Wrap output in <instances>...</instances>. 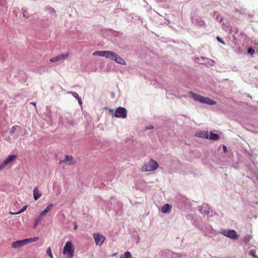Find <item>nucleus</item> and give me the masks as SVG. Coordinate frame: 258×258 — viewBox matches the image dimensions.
Segmentation results:
<instances>
[{"label":"nucleus","mask_w":258,"mask_h":258,"mask_svg":"<svg viewBox=\"0 0 258 258\" xmlns=\"http://www.w3.org/2000/svg\"><path fill=\"white\" fill-rule=\"evenodd\" d=\"M191 98L195 101L199 102L201 103L206 104L208 105H215L216 102L211 99L210 98L202 96L199 94L195 93H190Z\"/></svg>","instance_id":"1"},{"label":"nucleus","mask_w":258,"mask_h":258,"mask_svg":"<svg viewBox=\"0 0 258 258\" xmlns=\"http://www.w3.org/2000/svg\"><path fill=\"white\" fill-rule=\"evenodd\" d=\"M110 114L112 116L117 118H125L127 116V110L122 107H119L117 108L114 111L113 109H109Z\"/></svg>","instance_id":"2"},{"label":"nucleus","mask_w":258,"mask_h":258,"mask_svg":"<svg viewBox=\"0 0 258 258\" xmlns=\"http://www.w3.org/2000/svg\"><path fill=\"white\" fill-rule=\"evenodd\" d=\"M62 253L67 254V258H73L75 253V249L72 242L70 241H67L63 248Z\"/></svg>","instance_id":"3"},{"label":"nucleus","mask_w":258,"mask_h":258,"mask_svg":"<svg viewBox=\"0 0 258 258\" xmlns=\"http://www.w3.org/2000/svg\"><path fill=\"white\" fill-rule=\"evenodd\" d=\"M159 167L158 163L153 159H150L149 161L144 163L142 167L143 171H154Z\"/></svg>","instance_id":"4"},{"label":"nucleus","mask_w":258,"mask_h":258,"mask_svg":"<svg viewBox=\"0 0 258 258\" xmlns=\"http://www.w3.org/2000/svg\"><path fill=\"white\" fill-rule=\"evenodd\" d=\"M26 130L23 129L19 125H14L11 128L10 132V134L16 139L20 135L24 136L25 135Z\"/></svg>","instance_id":"5"},{"label":"nucleus","mask_w":258,"mask_h":258,"mask_svg":"<svg viewBox=\"0 0 258 258\" xmlns=\"http://www.w3.org/2000/svg\"><path fill=\"white\" fill-rule=\"evenodd\" d=\"M108 208L110 209H113L116 211H120L122 209V204L119 201H116L115 198H111L110 204H108Z\"/></svg>","instance_id":"6"},{"label":"nucleus","mask_w":258,"mask_h":258,"mask_svg":"<svg viewBox=\"0 0 258 258\" xmlns=\"http://www.w3.org/2000/svg\"><path fill=\"white\" fill-rule=\"evenodd\" d=\"M220 233L231 239H236L238 238V235L234 230L221 229Z\"/></svg>","instance_id":"7"},{"label":"nucleus","mask_w":258,"mask_h":258,"mask_svg":"<svg viewBox=\"0 0 258 258\" xmlns=\"http://www.w3.org/2000/svg\"><path fill=\"white\" fill-rule=\"evenodd\" d=\"M93 238L95 240V244L96 245H101L106 239L105 237L98 233H94L93 234Z\"/></svg>","instance_id":"8"},{"label":"nucleus","mask_w":258,"mask_h":258,"mask_svg":"<svg viewBox=\"0 0 258 258\" xmlns=\"http://www.w3.org/2000/svg\"><path fill=\"white\" fill-rule=\"evenodd\" d=\"M109 58L114 60L116 62L122 64V65H125L126 63L125 61L120 57L119 56L117 53L111 51L110 54V57Z\"/></svg>","instance_id":"9"},{"label":"nucleus","mask_w":258,"mask_h":258,"mask_svg":"<svg viewBox=\"0 0 258 258\" xmlns=\"http://www.w3.org/2000/svg\"><path fill=\"white\" fill-rule=\"evenodd\" d=\"M111 51L106 50V51H95L93 52V55H98L100 56H104L106 58H109L110 57Z\"/></svg>","instance_id":"10"},{"label":"nucleus","mask_w":258,"mask_h":258,"mask_svg":"<svg viewBox=\"0 0 258 258\" xmlns=\"http://www.w3.org/2000/svg\"><path fill=\"white\" fill-rule=\"evenodd\" d=\"M62 163H65L68 165H71L75 163V161L72 156L66 155L64 160L59 161V164H62Z\"/></svg>","instance_id":"11"},{"label":"nucleus","mask_w":258,"mask_h":258,"mask_svg":"<svg viewBox=\"0 0 258 258\" xmlns=\"http://www.w3.org/2000/svg\"><path fill=\"white\" fill-rule=\"evenodd\" d=\"M68 56H69L68 53L66 54H62L60 55H58L56 56L51 58L50 61L51 62H56V61H58L63 60L65 59H66L68 57Z\"/></svg>","instance_id":"12"},{"label":"nucleus","mask_w":258,"mask_h":258,"mask_svg":"<svg viewBox=\"0 0 258 258\" xmlns=\"http://www.w3.org/2000/svg\"><path fill=\"white\" fill-rule=\"evenodd\" d=\"M17 156L15 155H11L7 157L3 161L4 164L7 166L10 163L16 159Z\"/></svg>","instance_id":"13"},{"label":"nucleus","mask_w":258,"mask_h":258,"mask_svg":"<svg viewBox=\"0 0 258 258\" xmlns=\"http://www.w3.org/2000/svg\"><path fill=\"white\" fill-rule=\"evenodd\" d=\"M24 243L23 240H17L13 242L11 244V247L13 248H20L24 246Z\"/></svg>","instance_id":"14"},{"label":"nucleus","mask_w":258,"mask_h":258,"mask_svg":"<svg viewBox=\"0 0 258 258\" xmlns=\"http://www.w3.org/2000/svg\"><path fill=\"white\" fill-rule=\"evenodd\" d=\"M53 204H49L46 207V208L40 213V214H39L40 217L45 216L46 215V214L51 210V209L53 207Z\"/></svg>","instance_id":"15"},{"label":"nucleus","mask_w":258,"mask_h":258,"mask_svg":"<svg viewBox=\"0 0 258 258\" xmlns=\"http://www.w3.org/2000/svg\"><path fill=\"white\" fill-rule=\"evenodd\" d=\"M196 137L202 138H205V139H208L209 138V133L208 131H201L199 132H198L196 134Z\"/></svg>","instance_id":"16"},{"label":"nucleus","mask_w":258,"mask_h":258,"mask_svg":"<svg viewBox=\"0 0 258 258\" xmlns=\"http://www.w3.org/2000/svg\"><path fill=\"white\" fill-rule=\"evenodd\" d=\"M34 199L35 201L37 200L42 195L41 192L37 187H35L33 189Z\"/></svg>","instance_id":"17"},{"label":"nucleus","mask_w":258,"mask_h":258,"mask_svg":"<svg viewBox=\"0 0 258 258\" xmlns=\"http://www.w3.org/2000/svg\"><path fill=\"white\" fill-rule=\"evenodd\" d=\"M38 240V237H34L32 238H27L25 239H23V242L24 245H26L27 244L30 243L31 242H35Z\"/></svg>","instance_id":"18"},{"label":"nucleus","mask_w":258,"mask_h":258,"mask_svg":"<svg viewBox=\"0 0 258 258\" xmlns=\"http://www.w3.org/2000/svg\"><path fill=\"white\" fill-rule=\"evenodd\" d=\"M171 208L169 204H165L162 207V211L163 213H169L171 211Z\"/></svg>","instance_id":"19"},{"label":"nucleus","mask_w":258,"mask_h":258,"mask_svg":"<svg viewBox=\"0 0 258 258\" xmlns=\"http://www.w3.org/2000/svg\"><path fill=\"white\" fill-rule=\"evenodd\" d=\"M209 138L210 140L213 141H217L220 139V136L218 134L210 132Z\"/></svg>","instance_id":"20"},{"label":"nucleus","mask_w":258,"mask_h":258,"mask_svg":"<svg viewBox=\"0 0 258 258\" xmlns=\"http://www.w3.org/2000/svg\"><path fill=\"white\" fill-rule=\"evenodd\" d=\"M120 258H132V254L129 251H127L123 255L120 256Z\"/></svg>","instance_id":"21"},{"label":"nucleus","mask_w":258,"mask_h":258,"mask_svg":"<svg viewBox=\"0 0 258 258\" xmlns=\"http://www.w3.org/2000/svg\"><path fill=\"white\" fill-rule=\"evenodd\" d=\"M47 11L49 14L54 15L55 17H56V12L53 8H48Z\"/></svg>","instance_id":"22"},{"label":"nucleus","mask_w":258,"mask_h":258,"mask_svg":"<svg viewBox=\"0 0 258 258\" xmlns=\"http://www.w3.org/2000/svg\"><path fill=\"white\" fill-rule=\"evenodd\" d=\"M27 208V206H24L22 209L21 210H20L19 211H18V212H16V213H10L12 215H16V214H20L23 212H24L26 209Z\"/></svg>","instance_id":"23"},{"label":"nucleus","mask_w":258,"mask_h":258,"mask_svg":"<svg viewBox=\"0 0 258 258\" xmlns=\"http://www.w3.org/2000/svg\"><path fill=\"white\" fill-rule=\"evenodd\" d=\"M249 253L251 256H253L254 258H258V256L256 255L255 250H250Z\"/></svg>","instance_id":"24"},{"label":"nucleus","mask_w":258,"mask_h":258,"mask_svg":"<svg viewBox=\"0 0 258 258\" xmlns=\"http://www.w3.org/2000/svg\"><path fill=\"white\" fill-rule=\"evenodd\" d=\"M41 217H40V216H39V217L35 219L34 225V228H35L36 227L38 223L41 221Z\"/></svg>","instance_id":"25"},{"label":"nucleus","mask_w":258,"mask_h":258,"mask_svg":"<svg viewBox=\"0 0 258 258\" xmlns=\"http://www.w3.org/2000/svg\"><path fill=\"white\" fill-rule=\"evenodd\" d=\"M46 254L47 255H48L49 256H50V258H53V256L52 254V252H51L50 248L49 247L47 248V249L46 250Z\"/></svg>","instance_id":"26"},{"label":"nucleus","mask_w":258,"mask_h":258,"mask_svg":"<svg viewBox=\"0 0 258 258\" xmlns=\"http://www.w3.org/2000/svg\"><path fill=\"white\" fill-rule=\"evenodd\" d=\"M69 93H70V94H72V95L74 97H75V98H77H77H78L79 97V96L78 94L77 93L75 92H72V91H71V92H69Z\"/></svg>","instance_id":"27"},{"label":"nucleus","mask_w":258,"mask_h":258,"mask_svg":"<svg viewBox=\"0 0 258 258\" xmlns=\"http://www.w3.org/2000/svg\"><path fill=\"white\" fill-rule=\"evenodd\" d=\"M254 49L251 47H249L247 49V53L250 54L251 55L253 54L254 53Z\"/></svg>","instance_id":"28"},{"label":"nucleus","mask_w":258,"mask_h":258,"mask_svg":"<svg viewBox=\"0 0 258 258\" xmlns=\"http://www.w3.org/2000/svg\"><path fill=\"white\" fill-rule=\"evenodd\" d=\"M216 39L219 42L222 43L223 44H225V42L222 40V39L220 37L218 36V37H217Z\"/></svg>","instance_id":"29"},{"label":"nucleus","mask_w":258,"mask_h":258,"mask_svg":"<svg viewBox=\"0 0 258 258\" xmlns=\"http://www.w3.org/2000/svg\"><path fill=\"white\" fill-rule=\"evenodd\" d=\"M5 167H6V166L3 163H2L0 165V171H2V170H3Z\"/></svg>","instance_id":"30"},{"label":"nucleus","mask_w":258,"mask_h":258,"mask_svg":"<svg viewBox=\"0 0 258 258\" xmlns=\"http://www.w3.org/2000/svg\"><path fill=\"white\" fill-rule=\"evenodd\" d=\"M153 128V125H149L148 126H147V127H146V130H150V129H152V128Z\"/></svg>","instance_id":"31"},{"label":"nucleus","mask_w":258,"mask_h":258,"mask_svg":"<svg viewBox=\"0 0 258 258\" xmlns=\"http://www.w3.org/2000/svg\"><path fill=\"white\" fill-rule=\"evenodd\" d=\"M78 100V102L80 104H82V100L81 98L79 97L78 98H77Z\"/></svg>","instance_id":"32"},{"label":"nucleus","mask_w":258,"mask_h":258,"mask_svg":"<svg viewBox=\"0 0 258 258\" xmlns=\"http://www.w3.org/2000/svg\"><path fill=\"white\" fill-rule=\"evenodd\" d=\"M223 151L226 153L227 152V148L225 146H223Z\"/></svg>","instance_id":"33"},{"label":"nucleus","mask_w":258,"mask_h":258,"mask_svg":"<svg viewBox=\"0 0 258 258\" xmlns=\"http://www.w3.org/2000/svg\"><path fill=\"white\" fill-rule=\"evenodd\" d=\"M77 225H76V224H75V226H74V229H77Z\"/></svg>","instance_id":"34"},{"label":"nucleus","mask_w":258,"mask_h":258,"mask_svg":"<svg viewBox=\"0 0 258 258\" xmlns=\"http://www.w3.org/2000/svg\"><path fill=\"white\" fill-rule=\"evenodd\" d=\"M31 103L34 104V105H35V102H32Z\"/></svg>","instance_id":"35"},{"label":"nucleus","mask_w":258,"mask_h":258,"mask_svg":"<svg viewBox=\"0 0 258 258\" xmlns=\"http://www.w3.org/2000/svg\"><path fill=\"white\" fill-rule=\"evenodd\" d=\"M23 16H24V17H26L25 14L24 13L23 14Z\"/></svg>","instance_id":"36"}]
</instances>
